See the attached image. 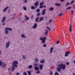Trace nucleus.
<instances>
[{
	"mask_svg": "<svg viewBox=\"0 0 75 75\" xmlns=\"http://www.w3.org/2000/svg\"><path fill=\"white\" fill-rule=\"evenodd\" d=\"M59 67H57V71L58 72H60L61 71V69L62 70H64L66 68V65L65 64H58Z\"/></svg>",
	"mask_w": 75,
	"mask_h": 75,
	"instance_id": "f257e3e1",
	"label": "nucleus"
},
{
	"mask_svg": "<svg viewBox=\"0 0 75 75\" xmlns=\"http://www.w3.org/2000/svg\"><path fill=\"white\" fill-rule=\"evenodd\" d=\"M13 65L11 67V69H12V72H13L14 70H15V68H17V65L18 64V62L16 61H13Z\"/></svg>",
	"mask_w": 75,
	"mask_h": 75,
	"instance_id": "f03ea898",
	"label": "nucleus"
},
{
	"mask_svg": "<svg viewBox=\"0 0 75 75\" xmlns=\"http://www.w3.org/2000/svg\"><path fill=\"white\" fill-rule=\"evenodd\" d=\"M40 40L42 41V44H45V40H47V38L44 37L43 38L40 37Z\"/></svg>",
	"mask_w": 75,
	"mask_h": 75,
	"instance_id": "7ed1b4c3",
	"label": "nucleus"
},
{
	"mask_svg": "<svg viewBox=\"0 0 75 75\" xmlns=\"http://www.w3.org/2000/svg\"><path fill=\"white\" fill-rule=\"evenodd\" d=\"M9 30V31H12V29L11 28H5V33L6 34H8V30Z\"/></svg>",
	"mask_w": 75,
	"mask_h": 75,
	"instance_id": "20e7f679",
	"label": "nucleus"
},
{
	"mask_svg": "<svg viewBox=\"0 0 75 75\" xmlns=\"http://www.w3.org/2000/svg\"><path fill=\"white\" fill-rule=\"evenodd\" d=\"M6 17H4L2 19L1 22L2 23H4L3 24V25H5V23H4L5 22V21H6Z\"/></svg>",
	"mask_w": 75,
	"mask_h": 75,
	"instance_id": "39448f33",
	"label": "nucleus"
},
{
	"mask_svg": "<svg viewBox=\"0 0 75 75\" xmlns=\"http://www.w3.org/2000/svg\"><path fill=\"white\" fill-rule=\"evenodd\" d=\"M10 42L9 41L7 42L6 44V48H8L10 47Z\"/></svg>",
	"mask_w": 75,
	"mask_h": 75,
	"instance_id": "423d86ee",
	"label": "nucleus"
},
{
	"mask_svg": "<svg viewBox=\"0 0 75 75\" xmlns=\"http://www.w3.org/2000/svg\"><path fill=\"white\" fill-rule=\"evenodd\" d=\"M72 23H70V24L69 25V31L70 32H72Z\"/></svg>",
	"mask_w": 75,
	"mask_h": 75,
	"instance_id": "0eeeda50",
	"label": "nucleus"
},
{
	"mask_svg": "<svg viewBox=\"0 0 75 75\" xmlns=\"http://www.w3.org/2000/svg\"><path fill=\"white\" fill-rule=\"evenodd\" d=\"M70 53H71V52H70L67 51V52H66L65 54L64 55L65 57H68V54H69Z\"/></svg>",
	"mask_w": 75,
	"mask_h": 75,
	"instance_id": "6e6552de",
	"label": "nucleus"
},
{
	"mask_svg": "<svg viewBox=\"0 0 75 75\" xmlns=\"http://www.w3.org/2000/svg\"><path fill=\"white\" fill-rule=\"evenodd\" d=\"M1 66L3 68H4L5 67H6V64H5V63L3 62Z\"/></svg>",
	"mask_w": 75,
	"mask_h": 75,
	"instance_id": "1a4fd4ad",
	"label": "nucleus"
},
{
	"mask_svg": "<svg viewBox=\"0 0 75 75\" xmlns=\"http://www.w3.org/2000/svg\"><path fill=\"white\" fill-rule=\"evenodd\" d=\"M45 11H46V9H44L43 10L42 13V15H45Z\"/></svg>",
	"mask_w": 75,
	"mask_h": 75,
	"instance_id": "9d476101",
	"label": "nucleus"
},
{
	"mask_svg": "<svg viewBox=\"0 0 75 75\" xmlns=\"http://www.w3.org/2000/svg\"><path fill=\"white\" fill-rule=\"evenodd\" d=\"M35 7L37 8V6L39 4V2L38 1H36L35 4Z\"/></svg>",
	"mask_w": 75,
	"mask_h": 75,
	"instance_id": "9b49d317",
	"label": "nucleus"
},
{
	"mask_svg": "<svg viewBox=\"0 0 75 75\" xmlns=\"http://www.w3.org/2000/svg\"><path fill=\"white\" fill-rule=\"evenodd\" d=\"M48 29H47L45 31L44 35L46 36L47 35H48Z\"/></svg>",
	"mask_w": 75,
	"mask_h": 75,
	"instance_id": "f8f14e48",
	"label": "nucleus"
},
{
	"mask_svg": "<svg viewBox=\"0 0 75 75\" xmlns=\"http://www.w3.org/2000/svg\"><path fill=\"white\" fill-rule=\"evenodd\" d=\"M45 62V60L44 59H42L41 61H40V64H44Z\"/></svg>",
	"mask_w": 75,
	"mask_h": 75,
	"instance_id": "ddd939ff",
	"label": "nucleus"
},
{
	"mask_svg": "<svg viewBox=\"0 0 75 75\" xmlns=\"http://www.w3.org/2000/svg\"><path fill=\"white\" fill-rule=\"evenodd\" d=\"M8 7H9V6H7L4 9L3 12L4 13L6 11H7V9H8Z\"/></svg>",
	"mask_w": 75,
	"mask_h": 75,
	"instance_id": "4468645a",
	"label": "nucleus"
},
{
	"mask_svg": "<svg viewBox=\"0 0 75 75\" xmlns=\"http://www.w3.org/2000/svg\"><path fill=\"white\" fill-rule=\"evenodd\" d=\"M34 61L35 62H39V60L37 58L35 59Z\"/></svg>",
	"mask_w": 75,
	"mask_h": 75,
	"instance_id": "2eb2a0df",
	"label": "nucleus"
},
{
	"mask_svg": "<svg viewBox=\"0 0 75 75\" xmlns=\"http://www.w3.org/2000/svg\"><path fill=\"white\" fill-rule=\"evenodd\" d=\"M37 27V24L36 23H35L34 26H33V28H36Z\"/></svg>",
	"mask_w": 75,
	"mask_h": 75,
	"instance_id": "dca6fc26",
	"label": "nucleus"
},
{
	"mask_svg": "<svg viewBox=\"0 0 75 75\" xmlns=\"http://www.w3.org/2000/svg\"><path fill=\"white\" fill-rule=\"evenodd\" d=\"M40 70H42L43 68V64H41L40 65Z\"/></svg>",
	"mask_w": 75,
	"mask_h": 75,
	"instance_id": "f3484780",
	"label": "nucleus"
},
{
	"mask_svg": "<svg viewBox=\"0 0 75 75\" xmlns=\"http://www.w3.org/2000/svg\"><path fill=\"white\" fill-rule=\"evenodd\" d=\"M21 37L22 38H25L26 37V35H25L24 34H23L21 35Z\"/></svg>",
	"mask_w": 75,
	"mask_h": 75,
	"instance_id": "a211bd4d",
	"label": "nucleus"
},
{
	"mask_svg": "<svg viewBox=\"0 0 75 75\" xmlns=\"http://www.w3.org/2000/svg\"><path fill=\"white\" fill-rule=\"evenodd\" d=\"M55 5L56 6H58V7H59V6H61V4L59 3H56L55 4Z\"/></svg>",
	"mask_w": 75,
	"mask_h": 75,
	"instance_id": "6ab92c4d",
	"label": "nucleus"
},
{
	"mask_svg": "<svg viewBox=\"0 0 75 75\" xmlns=\"http://www.w3.org/2000/svg\"><path fill=\"white\" fill-rule=\"evenodd\" d=\"M35 70V71H38L39 70V68L38 67H35L34 68Z\"/></svg>",
	"mask_w": 75,
	"mask_h": 75,
	"instance_id": "aec40b11",
	"label": "nucleus"
},
{
	"mask_svg": "<svg viewBox=\"0 0 75 75\" xmlns=\"http://www.w3.org/2000/svg\"><path fill=\"white\" fill-rule=\"evenodd\" d=\"M31 9L32 10H35L36 8V7L35 6H32L31 7Z\"/></svg>",
	"mask_w": 75,
	"mask_h": 75,
	"instance_id": "412c9836",
	"label": "nucleus"
},
{
	"mask_svg": "<svg viewBox=\"0 0 75 75\" xmlns=\"http://www.w3.org/2000/svg\"><path fill=\"white\" fill-rule=\"evenodd\" d=\"M54 50V48L52 47H51V48H50V53H52V51Z\"/></svg>",
	"mask_w": 75,
	"mask_h": 75,
	"instance_id": "4be33fe9",
	"label": "nucleus"
},
{
	"mask_svg": "<svg viewBox=\"0 0 75 75\" xmlns=\"http://www.w3.org/2000/svg\"><path fill=\"white\" fill-rule=\"evenodd\" d=\"M43 20H44V18H42V17H40V19L39 20V21L40 23L41 21H43Z\"/></svg>",
	"mask_w": 75,
	"mask_h": 75,
	"instance_id": "5701e85b",
	"label": "nucleus"
},
{
	"mask_svg": "<svg viewBox=\"0 0 75 75\" xmlns=\"http://www.w3.org/2000/svg\"><path fill=\"white\" fill-rule=\"evenodd\" d=\"M23 9L25 11H26V10H27V7L24 6L23 7Z\"/></svg>",
	"mask_w": 75,
	"mask_h": 75,
	"instance_id": "b1692460",
	"label": "nucleus"
},
{
	"mask_svg": "<svg viewBox=\"0 0 75 75\" xmlns=\"http://www.w3.org/2000/svg\"><path fill=\"white\" fill-rule=\"evenodd\" d=\"M39 11H40V9L38 8L36 10V12L37 13H39Z\"/></svg>",
	"mask_w": 75,
	"mask_h": 75,
	"instance_id": "393cba45",
	"label": "nucleus"
},
{
	"mask_svg": "<svg viewBox=\"0 0 75 75\" xmlns=\"http://www.w3.org/2000/svg\"><path fill=\"white\" fill-rule=\"evenodd\" d=\"M40 15H41V13H39L37 14V17H38V16H40Z\"/></svg>",
	"mask_w": 75,
	"mask_h": 75,
	"instance_id": "a878e982",
	"label": "nucleus"
},
{
	"mask_svg": "<svg viewBox=\"0 0 75 75\" xmlns=\"http://www.w3.org/2000/svg\"><path fill=\"white\" fill-rule=\"evenodd\" d=\"M49 10H50V11H53V10H54V8L51 7L49 9Z\"/></svg>",
	"mask_w": 75,
	"mask_h": 75,
	"instance_id": "bb28decb",
	"label": "nucleus"
},
{
	"mask_svg": "<svg viewBox=\"0 0 75 75\" xmlns=\"http://www.w3.org/2000/svg\"><path fill=\"white\" fill-rule=\"evenodd\" d=\"M42 3L41 2L40 3V6H42L44 4V1H42Z\"/></svg>",
	"mask_w": 75,
	"mask_h": 75,
	"instance_id": "cd10ccee",
	"label": "nucleus"
},
{
	"mask_svg": "<svg viewBox=\"0 0 75 75\" xmlns=\"http://www.w3.org/2000/svg\"><path fill=\"white\" fill-rule=\"evenodd\" d=\"M28 67L30 69H31V68H32V67H33V66H32V65H30L29 66H28Z\"/></svg>",
	"mask_w": 75,
	"mask_h": 75,
	"instance_id": "c85d7f7f",
	"label": "nucleus"
},
{
	"mask_svg": "<svg viewBox=\"0 0 75 75\" xmlns=\"http://www.w3.org/2000/svg\"><path fill=\"white\" fill-rule=\"evenodd\" d=\"M3 62H2L0 60V67H1V65L2 64V63H3Z\"/></svg>",
	"mask_w": 75,
	"mask_h": 75,
	"instance_id": "c756f323",
	"label": "nucleus"
},
{
	"mask_svg": "<svg viewBox=\"0 0 75 75\" xmlns=\"http://www.w3.org/2000/svg\"><path fill=\"white\" fill-rule=\"evenodd\" d=\"M63 15V13H61L59 15V16H62Z\"/></svg>",
	"mask_w": 75,
	"mask_h": 75,
	"instance_id": "7c9ffc66",
	"label": "nucleus"
},
{
	"mask_svg": "<svg viewBox=\"0 0 75 75\" xmlns=\"http://www.w3.org/2000/svg\"><path fill=\"white\" fill-rule=\"evenodd\" d=\"M29 17H27L26 18L25 20H26V21H27V20H29Z\"/></svg>",
	"mask_w": 75,
	"mask_h": 75,
	"instance_id": "2f4dec72",
	"label": "nucleus"
},
{
	"mask_svg": "<svg viewBox=\"0 0 75 75\" xmlns=\"http://www.w3.org/2000/svg\"><path fill=\"white\" fill-rule=\"evenodd\" d=\"M23 1L24 2V3H27V0H23Z\"/></svg>",
	"mask_w": 75,
	"mask_h": 75,
	"instance_id": "473e14b6",
	"label": "nucleus"
},
{
	"mask_svg": "<svg viewBox=\"0 0 75 75\" xmlns=\"http://www.w3.org/2000/svg\"><path fill=\"white\" fill-rule=\"evenodd\" d=\"M23 74L24 75H27V72H23Z\"/></svg>",
	"mask_w": 75,
	"mask_h": 75,
	"instance_id": "72a5a7b5",
	"label": "nucleus"
},
{
	"mask_svg": "<svg viewBox=\"0 0 75 75\" xmlns=\"http://www.w3.org/2000/svg\"><path fill=\"white\" fill-rule=\"evenodd\" d=\"M34 65L35 66V67L36 66H37L38 65V64H37V63H35L34 64Z\"/></svg>",
	"mask_w": 75,
	"mask_h": 75,
	"instance_id": "f704fd0d",
	"label": "nucleus"
},
{
	"mask_svg": "<svg viewBox=\"0 0 75 75\" xmlns=\"http://www.w3.org/2000/svg\"><path fill=\"white\" fill-rule=\"evenodd\" d=\"M70 8H71V7H68L66 9V10H69Z\"/></svg>",
	"mask_w": 75,
	"mask_h": 75,
	"instance_id": "c9c22d12",
	"label": "nucleus"
},
{
	"mask_svg": "<svg viewBox=\"0 0 75 75\" xmlns=\"http://www.w3.org/2000/svg\"><path fill=\"white\" fill-rule=\"evenodd\" d=\"M43 7H44V6H43L42 5H40V8H43Z\"/></svg>",
	"mask_w": 75,
	"mask_h": 75,
	"instance_id": "e433bc0d",
	"label": "nucleus"
},
{
	"mask_svg": "<svg viewBox=\"0 0 75 75\" xmlns=\"http://www.w3.org/2000/svg\"><path fill=\"white\" fill-rule=\"evenodd\" d=\"M36 74H40V71H36Z\"/></svg>",
	"mask_w": 75,
	"mask_h": 75,
	"instance_id": "4c0bfd02",
	"label": "nucleus"
},
{
	"mask_svg": "<svg viewBox=\"0 0 75 75\" xmlns=\"http://www.w3.org/2000/svg\"><path fill=\"white\" fill-rule=\"evenodd\" d=\"M23 58V59H25V55H23V56H22Z\"/></svg>",
	"mask_w": 75,
	"mask_h": 75,
	"instance_id": "58836bf2",
	"label": "nucleus"
},
{
	"mask_svg": "<svg viewBox=\"0 0 75 75\" xmlns=\"http://www.w3.org/2000/svg\"><path fill=\"white\" fill-rule=\"evenodd\" d=\"M54 75H59V74H58V73L57 72H56L55 73Z\"/></svg>",
	"mask_w": 75,
	"mask_h": 75,
	"instance_id": "ea45409f",
	"label": "nucleus"
},
{
	"mask_svg": "<svg viewBox=\"0 0 75 75\" xmlns=\"http://www.w3.org/2000/svg\"><path fill=\"white\" fill-rule=\"evenodd\" d=\"M66 65H69V62H67L66 63Z\"/></svg>",
	"mask_w": 75,
	"mask_h": 75,
	"instance_id": "a19ab883",
	"label": "nucleus"
},
{
	"mask_svg": "<svg viewBox=\"0 0 75 75\" xmlns=\"http://www.w3.org/2000/svg\"><path fill=\"white\" fill-rule=\"evenodd\" d=\"M43 47H46L47 45H46V44H44L43 45Z\"/></svg>",
	"mask_w": 75,
	"mask_h": 75,
	"instance_id": "79ce46f5",
	"label": "nucleus"
},
{
	"mask_svg": "<svg viewBox=\"0 0 75 75\" xmlns=\"http://www.w3.org/2000/svg\"><path fill=\"white\" fill-rule=\"evenodd\" d=\"M71 34L72 36V37H73L74 35V33H71Z\"/></svg>",
	"mask_w": 75,
	"mask_h": 75,
	"instance_id": "37998d69",
	"label": "nucleus"
},
{
	"mask_svg": "<svg viewBox=\"0 0 75 75\" xmlns=\"http://www.w3.org/2000/svg\"><path fill=\"white\" fill-rule=\"evenodd\" d=\"M49 23H51L52 22V20L51 19L49 21Z\"/></svg>",
	"mask_w": 75,
	"mask_h": 75,
	"instance_id": "c03bdc74",
	"label": "nucleus"
},
{
	"mask_svg": "<svg viewBox=\"0 0 75 75\" xmlns=\"http://www.w3.org/2000/svg\"><path fill=\"white\" fill-rule=\"evenodd\" d=\"M73 13H74V11H71V14H72V15L73 14Z\"/></svg>",
	"mask_w": 75,
	"mask_h": 75,
	"instance_id": "a18cd8bd",
	"label": "nucleus"
},
{
	"mask_svg": "<svg viewBox=\"0 0 75 75\" xmlns=\"http://www.w3.org/2000/svg\"><path fill=\"white\" fill-rule=\"evenodd\" d=\"M74 0H73V1H72L70 3V4H72V3H74Z\"/></svg>",
	"mask_w": 75,
	"mask_h": 75,
	"instance_id": "49530a36",
	"label": "nucleus"
},
{
	"mask_svg": "<svg viewBox=\"0 0 75 75\" xmlns=\"http://www.w3.org/2000/svg\"><path fill=\"white\" fill-rule=\"evenodd\" d=\"M56 42H57V44H59V41H56Z\"/></svg>",
	"mask_w": 75,
	"mask_h": 75,
	"instance_id": "de8ad7c7",
	"label": "nucleus"
},
{
	"mask_svg": "<svg viewBox=\"0 0 75 75\" xmlns=\"http://www.w3.org/2000/svg\"><path fill=\"white\" fill-rule=\"evenodd\" d=\"M35 21L36 22H38V19H37L36 18Z\"/></svg>",
	"mask_w": 75,
	"mask_h": 75,
	"instance_id": "09e8293b",
	"label": "nucleus"
},
{
	"mask_svg": "<svg viewBox=\"0 0 75 75\" xmlns=\"http://www.w3.org/2000/svg\"><path fill=\"white\" fill-rule=\"evenodd\" d=\"M16 75H20V73H16Z\"/></svg>",
	"mask_w": 75,
	"mask_h": 75,
	"instance_id": "8fccbe9b",
	"label": "nucleus"
},
{
	"mask_svg": "<svg viewBox=\"0 0 75 75\" xmlns=\"http://www.w3.org/2000/svg\"><path fill=\"white\" fill-rule=\"evenodd\" d=\"M48 30H49V31H51V28H49Z\"/></svg>",
	"mask_w": 75,
	"mask_h": 75,
	"instance_id": "3c124183",
	"label": "nucleus"
},
{
	"mask_svg": "<svg viewBox=\"0 0 75 75\" xmlns=\"http://www.w3.org/2000/svg\"><path fill=\"white\" fill-rule=\"evenodd\" d=\"M50 75H52V72H51L50 73Z\"/></svg>",
	"mask_w": 75,
	"mask_h": 75,
	"instance_id": "603ef678",
	"label": "nucleus"
},
{
	"mask_svg": "<svg viewBox=\"0 0 75 75\" xmlns=\"http://www.w3.org/2000/svg\"><path fill=\"white\" fill-rule=\"evenodd\" d=\"M12 19L13 20H14V17H13V16L12 17Z\"/></svg>",
	"mask_w": 75,
	"mask_h": 75,
	"instance_id": "864d4df0",
	"label": "nucleus"
},
{
	"mask_svg": "<svg viewBox=\"0 0 75 75\" xmlns=\"http://www.w3.org/2000/svg\"><path fill=\"white\" fill-rule=\"evenodd\" d=\"M22 23H24L25 22L24 21V20H22Z\"/></svg>",
	"mask_w": 75,
	"mask_h": 75,
	"instance_id": "5fc2aeb1",
	"label": "nucleus"
},
{
	"mask_svg": "<svg viewBox=\"0 0 75 75\" xmlns=\"http://www.w3.org/2000/svg\"><path fill=\"white\" fill-rule=\"evenodd\" d=\"M61 2H62L63 1H64V0H60Z\"/></svg>",
	"mask_w": 75,
	"mask_h": 75,
	"instance_id": "6e6d98bb",
	"label": "nucleus"
},
{
	"mask_svg": "<svg viewBox=\"0 0 75 75\" xmlns=\"http://www.w3.org/2000/svg\"><path fill=\"white\" fill-rule=\"evenodd\" d=\"M18 20H21V18H18Z\"/></svg>",
	"mask_w": 75,
	"mask_h": 75,
	"instance_id": "4d7b16f0",
	"label": "nucleus"
},
{
	"mask_svg": "<svg viewBox=\"0 0 75 75\" xmlns=\"http://www.w3.org/2000/svg\"><path fill=\"white\" fill-rule=\"evenodd\" d=\"M69 5V3H67L66 4V5Z\"/></svg>",
	"mask_w": 75,
	"mask_h": 75,
	"instance_id": "13d9d810",
	"label": "nucleus"
},
{
	"mask_svg": "<svg viewBox=\"0 0 75 75\" xmlns=\"http://www.w3.org/2000/svg\"><path fill=\"white\" fill-rule=\"evenodd\" d=\"M36 19L37 20H38L39 19H40V18L38 17V18H36Z\"/></svg>",
	"mask_w": 75,
	"mask_h": 75,
	"instance_id": "bf43d9fd",
	"label": "nucleus"
},
{
	"mask_svg": "<svg viewBox=\"0 0 75 75\" xmlns=\"http://www.w3.org/2000/svg\"><path fill=\"white\" fill-rule=\"evenodd\" d=\"M43 6V7H45V8L46 7V6L44 5Z\"/></svg>",
	"mask_w": 75,
	"mask_h": 75,
	"instance_id": "052dcab7",
	"label": "nucleus"
},
{
	"mask_svg": "<svg viewBox=\"0 0 75 75\" xmlns=\"http://www.w3.org/2000/svg\"><path fill=\"white\" fill-rule=\"evenodd\" d=\"M8 13H10V11H8Z\"/></svg>",
	"mask_w": 75,
	"mask_h": 75,
	"instance_id": "680f3d73",
	"label": "nucleus"
},
{
	"mask_svg": "<svg viewBox=\"0 0 75 75\" xmlns=\"http://www.w3.org/2000/svg\"><path fill=\"white\" fill-rule=\"evenodd\" d=\"M47 28L48 29H49V28H49V27H48V26H47Z\"/></svg>",
	"mask_w": 75,
	"mask_h": 75,
	"instance_id": "e2e57ef3",
	"label": "nucleus"
},
{
	"mask_svg": "<svg viewBox=\"0 0 75 75\" xmlns=\"http://www.w3.org/2000/svg\"><path fill=\"white\" fill-rule=\"evenodd\" d=\"M45 18H47V16H45Z\"/></svg>",
	"mask_w": 75,
	"mask_h": 75,
	"instance_id": "0e129e2a",
	"label": "nucleus"
},
{
	"mask_svg": "<svg viewBox=\"0 0 75 75\" xmlns=\"http://www.w3.org/2000/svg\"><path fill=\"white\" fill-rule=\"evenodd\" d=\"M74 64H75V60H74Z\"/></svg>",
	"mask_w": 75,
	"mask_h": 75,
	"instance_id": "69168bd1",
	"label": "nucleus"
},
{
	"mask_svg": "<svg viewBox=\"0 0 75 75\" xmlns=\"http://www.w3.org/2000/svg\"><path fill=\"white\" fill-rule=\"evenodd\" d=\"M72 40H73V41H74V39H73V38H72Z\"/></svg>",
	"mask_w": 75,
	"mask_h": 75,
	"instance_id": "338daca9",
	"label": "nucleus"
},
{
	"mask_svg": "<svg viewBox=\"0 0 75 75\" xmlns=\"http://www.w3.org/2000/svg\"><path fill=\"white\" fill-rule=\"evenodd\" d=\"M73 75H75V73H74L73 74Z\"/></svg>",
	"mask_w": 75,
	"mask_h": 75,
	"instance_id": "774afa93",
	"label": "nucleus"
}]
</instances>
